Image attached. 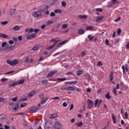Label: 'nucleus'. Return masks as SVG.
I'll return each mask as SVG.
<instances>
[{"label":"nucleus","instance_id":"1","mask_svg":"<svg viewBox=\"0 0 129 129\" xmlns=\"http://www.w3.org/2000/svg\"><path fill=\"white\" fill-rule=\"evenodd\" d=\"M7 64H9L11 66H15V65H17V64H19V60L14 59V60L11 61L10 59H7L6 61Z\"/></svg>","mask_w":129,"mask_h":129},{"label":"nucleus","instance_id":"2","mask_svg":"<svg viewBox=\"0 0 129 129\" xmlns=\"http://www.w3.org/2000/svg\"><path fill=\"white\" fill-rule=\"evenodd\" d=\"M32 16L34 18H37V19H41V18L43 17V15H42V14H41V12L39 11H37L36 12H33L32 13Z\"/></svg>","mask_w":129,"mask_h":129},{"label":"nucleus","instance_id":"3","mask_svg":"<svg viewBox=\"0 0 129 129\" xmlns=\"http://www.w3.org/2000/svg\"><path fill=\"white\" fill-rule=\"evenodd\" d=\"M38 110V108L35 107H32L28 109V111L29 113H34L35 112H37V110Z\"/></svg>","mask_w":129,"mask_h":129},{"label":"nucleus","instance_id":"4","mask_svg":"<svg viewBox=\"0 0 129 129\" xmlns=\"http://www.w3.org/2000/svg\"><path fill=\"white\" fill-rule=\"evenodd\" d=\"M54 128L55 129H61L62 125V124L60 123L59 121H56L54 123Z\"/></svg>","mask_w":129,"mask_h":129},{"label":"nucleus","instance_id":"5","mask_svg":"<svg viewBox=\"0 0 129 129\" xmlns=\"http://www.w3.org/2000/svg\"><path fill=\"white\" fill-rule=\"evenodd\" d=\"M88 106L89 109H90V108H92V106H93V101L89 99H88Z\"/></svg>","mask_w":129,"mask_h":129},{"label":"nucleus","instance_id":"6","mask_svg":"<svg viewBox=\"0 0 129 129\" xmlns=\"http://www.w3.org/2000/svg\"><path fill=\"white\" fill-rule=\"evenodd\" d=\"M56 72V71H51L47 75L46 77L50 78V77H52Z\"/></svg>","mask_w":129,"mask_h":129},{"label":"nucleus","instance_id":"7","mask_svg":"<svg viewBox=\"0 0 129 129\" xmlns=\"http://www.w3.org/2000/svg\"><path fill=\"white\" fill-rule=\"evenodd\" d=\"M25 62L26 63H29L30 62V63H33L34 62V60H33V59H30V57L27 56L25 57Z\"/></svg>","mask_w":129,"mask_h":129},{"label":"nucleus","instance_id":"8","mask_svg":"<svg viewBox=\"0 0 129 129\" xmlns=\"http://www.w3.org/2000/svg\"><path fill=\"white\" fill-rule=\"evenodd\" d=\"M0 37L4 39H10V36L3 33L0 34Z\"/></svg>","mask_w":129,"mask_h":129},{"label":"nucleus","instance_id":"9","mask_svg":"<svg viewBox=\"0 0 129 129\" xmlns=\"http://www.w3.org/2000/svg\"><path fill=\"white\" fill-rule=\"evenodd\" d=\"M36 37V34L33 33L32 34H30V35L28 36L27 37V40H31V39H33Z\"/></svg>","mask_w":129,"mask_h":129},{"label":"nucleus","instance_id":"10","mask_svg":"<svg viewBox=\"0 0 129 129\" xmlns=\"http://www.w3.org/2000/svg\"><path fill=\"white\" fill-rule=\"evenodd\" d=\"M52 123H51V121H47L45 123V128H49V127H51V125Z\"/></svg>","mask_w":129,"mask_h":129},{"label":"nucleus","instance_id":"11","mask_svg":"<svg viewBox=\"0 0 129 129\" xmlns=\"http://www.w3.org/2000/svg\"><path fill=\"white\" fill-rule=\"evenodd\" d=\"M14 47V46H7L6 49H3V50L5 52H6V50H7V51H12Z\"/></svg>","mask_w":129,"mask_h":129},{"label":"nucleus","instance_id":"12","mask_svg":"<svg viewBox=\"0 0 129 129\" xmlns=\"http://www.w3.org/2000/svg\"><path fill=\"white\" fill-rule=\"evenodd\" d=\"M104 17L102 16H97L96 18V21L97 23H99L101 20H102Z\"/></svg>","mask_w":129,"mask_h":129},{"label":"nucleus","instance_id":"13","mask_svg":"<svg viewBox=\"0 0 129 129\" xmlns=\"http://www.w3.org/2000/svg\"><path fill=\"white\" fill-rule=\"evenodd\" d=\"M75 125L77 126L78 127H80L81 126H82L83 125V123L82 121L78 122L76 123Z\"/></svg>","mask_w":129,"mask_h":129},{"label":"nucleus","instance_id":"14","mask_svg":"<svg viewBox=\"0 0 129 129\" xmlns=\"http://www.w3.org/2000/svg\"><path fill=\"white\" fill-rule=\"evenodd\" d=\"M41 83L44 86H46L47 84H48V80L46 79L43 80Z\"/></svg>","mask_w":129,"mask_h":129},{"label":"nucleus","instance_id":"15","mask_svg":"<svg viewBox=\"0 0 129 129\" xmlns=\"http://www.w3.org/2000/svg\"><path fill=\"white\" fill-rule=\"evenodd\" d=\"M20 29H21V27L18 25H16L13 28V30L14 31H19Z\"/></svg>","mask_w":129,"mask_h":129},{"label":"nucleus","instance_id":"16","mask_svg":"<svg viewBox=\"0 0 129 129\" xmlns=\"http://www.w3.org/2000/svg\"><path fill=\"white\" fill-rule=\"evenodd\" d=\"M56 117H58V114H57L56 113H55V114H51L50 115V118H51V119H53L54 118H56Z\"/></svg>","mask_w":129,"mask_h":129},{"label":"nucleus","instance_id":"17","mask_svg":"<svg viewBox=\"0 0 129 129\" xmlns=\"http://www.w3.org/2000/svg\"><path fill=\"white\" fill-rule=\"evenodd\" d=\"M5 118H6V115H0V122L5 120Z\"/></svg>","mask_w":129,"mask_h":129},{"label":"nucleus","instance_id":"18","mask_svg":"<svg viewBox=\"0 0 129 129\" xmlns=\"http://www.w3.org/2000/svg\"><path fill=\"white\" fill-rule=\"evenodd\" d=\"M13 111H16V110H17V109H18V108H19V105L18 104L13 105Z\"/></svg>","mask_w":129,"mask_h":129},{"label":"nucleus","instance_id":"19","mask_svg":"<svg viewBox=\"0 0 129 129\" xmlns=\"http://www.w3.org/2000/svg\"><path fill=\"white\" fill-rule=\"evenodd\" d=\"M48 99H49V98H45L41 101V104H44V103H46V102H47V101H48Z\"/></svg>","mask_w":129,"mask_h":129},{"label":"nucleus","instance_id":"20","mask_svg":"<svg viewBox=\"0 0 129 129\" xmlns=\"http://www.w3.org/2000/svg\"><path fill=\"white\" fill-rule=\"evenodd\" d=\"M34 94H36V91H33L32 92H30L29 94H28V97H31V96H33V95H34Z\"/></svg>","mask_w":129,"mask_h":129},{"label":"nucleus","instance_id":"21","mask_svg":"<svg viewBox=\"0 0 129 129\" xmlns=\"http://www.w3.org/2000/svg\"><path fill=\"white\" fill-rule=\"evenodd\" d=\"M51 42H54L53 45H52L49 47V49H52V48H54L55 45H57V41H55V40L53 39L51 41Z\"/></svg>","mask_w":129,"mask_h":129},{"label":"nucleus","instance_id":"22","mask_svg":"<svg viewBox=\"0 0 129 129\" xmlns=\"http://www.w3.org/2000/svg\"><path fill=\"white\" fill-rule=\"evenodd\" d=\"M93 30V26H87L86 28V31H92Z\"/></svg>","mask_w":129,"mask_h":129},{"label":"nucleus","instance_id":"23","mask_svg":"<svg viewBox=\"0 0 129 129\" xmlns=\"http://www.w3.org/2000/svg\"><path fill=\"white\" fill-rule=\"evenodd\" d=\"M112 118L113 120V123H116V119H115V116H114V114H112Z\"/></svg>","mask_w":129,"mask_h":129},{"label":"nucleus","instance_id":"24","mask_svg":"<svg viewBox=\"0 0 129 129\" xmlns=\"http://www.w3.org/2000/svg\"><path fill=\"white\" fill-rule=\"evenodd\" d=\"M84 29H81L80 30H79L78 31V33L80 35H82L83 34H84Z\"/></svg>","mask_w":129,"mask_h":129},{"label":"nucleus","instance_id":"25","mask_svg":"<svg viewBox=\"0 0 129 129\" xmlns=\"http://www.w3.org/2000/svg\"><path fill=\"white\" fill-rule=\"evenodd\" d=\"M83 74V70H81L77 72V75L78 76H80V75H81V74Z\"/></svg>","mask_w":129,"mask_h":129},{"label":"nucleus","instance_id":"26","mask_svg":"<svg viewBox=\"0 0 129 129\" xmlns=\"http://www.w3.org/2000/svg\"><path fill=\"white\" fill-rule=\"evenodd\" d=\"M79 19H87V16L86 15H79Z\"/></svg>","mask_w":129,"mask_h":129},{"label":"nucleus","instance_id":"27","mask_svg":"<svg viewBox=\"0 0 129 129\" xmlns=\"http://www.w3.org/2000/svg\"><path fill=\"white\" fill-rule=\"evenodd\" d=\"M27 106V103H23L21 104L20 108H23V107H26Z\"/></svg>","mask_w":129,"mask_h":129},{"label":"nucleus","instance_id":"28","mask_svg":"<svg viewBox=\"0 0 129 129\" xmlns=\"http://www.w3.org/2000/svg\"><path fill=\"white\" fill-rule=\"evenodd\" d=\"M57 80L58 81L63 82L65 81V80H67V78H57Z\"/></svg>","mask_w":129,"mask_h":129},{"label":"nucleus","instance_id":"29","mask_svg":"<svg viewBox=\"0 0 129 129\" xmlns=\"http://www.w3.org/2000/svg\"><path fill=\"white\" fill-rule=\"evenodd\" d=\"M88 39H89L90 41H91V42H92V40H93V39H94V37L93 36H91V35H89L88 36Z\"/></svg>","mask_w":129,"mask_h":129},{"label":"nucleus","instance_id":"30","mask_svg":"<svg viewBox=\"0 0 129 129\" xmlns=\"http://www.w3.org/2000/svg\"><path fill=\"white\" fill-rule=\"evenodd\" d=\"M54 22L52 20L48 21L46 23L47 26H49V25H51V24H53Z\"/></svg>","mask_w":129,"mask_h":129},{"label":"nucleus","instance_id":"31","mask_svg":"<svg viewBox=\"0 0 129 129\" xmlns=\"http://www.w3.org/2000/svg\"><path fill=\"white\" fill-rule=\"evenodd\" d=\"M105 97L107 99H110V98H111V96L109 95V93H107V94L105 96Z\"/></svg>","mask_w":129,"mask_h":129},{"label":"nucleus","instance_id":"32","mask_svg":"<svg viewBox=\"0 0 129 129\" xmlns=\"http://www.w3.org/2000/svg\"><path fill=\"white\" fill-rule=\"evenodd\" d=\"M24 82H25V80L23 79V80H21L20 81H19L17 83L18 84H23V83H24Z\"/></svg>","mask_w":129,"mask_h":129},{"label":"nucleus","instance_id":"33","mask_svg":"<svg viewBox=\"0 0 129 129\" xmlns=\"http://www.w3.org/2000/svg\"><path fill=\"white\" fill-rule=\"evenodd\" d=\"M18 84V83H16V82H13L12 84L9 85V86L14 87V86H16V85H17Z\"/></svg>","mask_w":129,"mask_h":129},{"label":"nucleus","instance_id":"34","mask_svg":"<svg viewBox=\"0 0 129 129\" xmlns=\"http://www.w3.org/2000/svg\"><path fill=\"white\" fill-rule=\"evenodd\" d=\"M115 4L116 5L119 4V2L116 1V0H112V4L113 5H115Z\"/></svg>","mask_w":129,"mask_h":129},{"label":"nucleus","instance_id":"35","mask_svg":"<svg viewBox=\"0 0 129 129\" xmlns=\"http://www.w3.org/2000/svg\"><path fill=\"white\" fill-rule=\"evenodd\" d=\"M68 24H62V29H66V28H68Z\"/></svg>","mask_w":129,"mask_h":129},{"label":"nucleus","instance_id":"36","mask_svg":"<svg viewBox=\"0 0 129 129\" xmlns=\"http://www.w3.org/2000/svg\"><path fill=\"white\" fill-rule=\"evenodd\" d=\"M37 49H39V46L35 45L32 48L33 51H36V50H37Z\"/></svg>","mask_w":129,"mask_h":129},{"label":"nucleus","instance_id":"37","mask_svg":"<svg viewBox=\"0 0 129 129\" xmlns=\"http://www.w3.org/2000/svg\"><path fill=\"white\" fill-rule=\"evenodd\" d=\"M54 13L55 14H58V13H59V14H61V13H62V11L60 10H54Z\"/></svg>","mask_w":129,"mask_h":129},{"label":"nucleus","instance_id":"38","mask_svg":"<svg viewBox=\"0 0 129 129\" xmlns=\"http://www.w3.org/2000/svg\"><path fill=\"white\" fill-rule=\"evenodd\" d=\"M68 42V40H64L61 42H60L59 45H64V44H66Z\"/></svg>","mask_w":129,"mask_h":129},{"label":"nucleus","instance_id":"39","mask_svg":"<svg viewBox=\"0 0 129 129\" xmlns=\"http://www.w3.org/2000/svg\"><path fill=\"white\" fill-rule=\"evenodd\" d=\"M68 90H71L72 91H74V87H68Z\"/></svg>","mask_w":129,"mask_h":129},{"label":"nucleus","instance_id":"40","mask_svg":"<svg viewBox=\"0 0 129 129\" xmlns=\"http://www.w3.org/2000/svg\"><path fill=\"white\" fill-rule=\"evenodd\" d=\"M113 92L115 96L117 95V93L116 92V89H115V88L113 89Z\"/></svg>","mask_w":129,"mask_h":129},{"label":"nucleus","instance_id":"41","mask_svg":"<svg viewBox=\"0 0 129 129\" xmlns=\"http://www.w3.org/2000/svg\"><path fill=\"white\" fill-rule=\"evenodd\" d=\"M121 68L123 70V73L124 74L125 73V67L124 66H122Z\"/></svg>","mask_w":129,"mask_h":129},{"label":"nucleus","instance_id":"42","mask_svg":"<svg viewBox=\"0 0 129 129\" xmlns=\"http://www.w3.org/2000/svg\"><path fill=\"white\" fill-rule=\"evenodd\" d=\"M6 45H7V42H4L2 43V48H4L5 47Z\"/></svg>","mask_w":129,"mask_h":129},{"label":"nucleus","instance_id":"43","mask_svg":"<svg viewBox=\"0 0 129 129\" xmlns=\"http://www.w3.org/2000/svg\"><path fill=\"white\" fill-rule=\"evenodd\" d=\"M39 97L40 98H41V99H43V98H44V94L43 93L40 94Z\"/></svg>","mask_w":129,"mask_h":129},{"label":"nucleus","instance_id":"44","mask_svg":"<svg viewBox=\"0 0 129 129\" xmlns=\"http://www.w3.org/2000/svg\"><path fill=\"white\" fill-rule=\"evenodd\" d=\"M125 118L126 119H128V115L127 114V112H125Z\"/></svg>","mask_w":129,"mask_h":129},{"label":"nucleus","instance_id":"45","mask_svg":"<svg viewBox=\"0 0 129 129\" xmlns=\"http://www.w3.org/2000/svg\"><path fill=\"white\" fill-rule=\"evenodd\" d=\"M120 33H121V29H118L117 31V34L119 35V34H120Z\"/></svg>","mask_w":129,"mask_h":129},{"label":"nucleus","instance_id":"46","mask_svg":"<svg viewBox=\"0 0 129 129\" xmlns=\"http://www.w3.org/2000/svg\"><path fill=\"white\" fill-rule=\"evenodd\" d=\"M4 101H6V99L4 98H0V102H4Z\"/></svg>","mask_w":129,"mask_h":129},{"label":"nucleus","instance_id":"47","mask_svg":"<svg viewBox=\"0 0 129 129\" xmlns=\"http://www.w3.org/2000/svg\"><path fill=\"white\" fill-rule=\"evenodd\" d=\"M97 104H98V99H97L95 101V107H96L97 106Z\"/></svg>","mask_w":129,"mask_h":129},{"label":"nucleus","instance_id":"48","mask_svg":"<svg viewBox=\"0 0 129 129\" xmlns=\"http://www.w3.org/2000/svg\"><path fill=\"white\" fill-rule=\"evenodd\" d=\"M10 12L11 15H14V14H15V10L14 9H11Z\"/></svg>","mask_w":129,"mask_h":129},{"label":"nucleus","instance_id":"49","mask_svg":"<svg viewBox=\"0 0 129 129\" xmlns=\"http://www.w3.org/2000/svg\"><path fill=\"white\" fill-rule=\"evenodd\" d=\"M125 47H126V49H127V50H128V49H129V42H127V43L125 45Z\"/></svg>","mask_w":129,"mask_h":129},{"label":"nucleus","instance_id":"50","mask_svg":"<svg viewBox=\"0 0 129 129\" xmlns=\"http://www.w3.org/2000/svg\"><path fill=\"white\" fill-rule=\"evenodd\" d=\"M12 100V101H14V102H16V101H17V97H16L15 98H13Z\"/></svg>","mask_w":129,"mask_h":129},{"label":"nucleus","instance_id":"51","mask_svg":"<svg viewBox=\"0 0 129 129\" xmlns=\"http://www.w3.org/2000/svg\"><path fill=\"white\" fill-rule=\"evenodd\" d=\"M50 17H55V14L53 12H51L50 14Z\"/></svg>","mask_w":129,"mask_h":129},{"label":"nucleus","instance_id":"52","mask_svg":"<svg viewBox=\"0 0 129 129\" xmlns=\"http://www.w3.org/2000/svg\"><path fill=\"white\" fill-rule=\"evenodd\" d=\"M110 80L111 81H112L113 80V76L112 74L110 75Z\"/></svg>","mask_w":129,"mask_h":129},{"label":"nucleus","instance_id":"53","mask_svg":"<svg viewBox=\"0 0 129 129\" xmlns=\"http://www.w3.org/2000/svg\"><path fill=\"white\" fill-rule=\"evenodd\" d=\"M96 11H97V12H102V9L97 8V9H96Z\"/></svg>","mask_w":129,"mask_h":129},{"label":"nucleus","instance_id":"54","mask_svg":"<svg viewBox=\"0 0 129 129\" xmlns=\"http://www.w3.org/2000/svg\"><path fill=\"white\" fill-rule=\"evenodd\" d=\"M77 81H73L72 82H71V84H75L76 83H77Z\"/></svg>","mask_w":129,"mask_h":129},{"label":"nucleus","instance_id":"55","mask_svg":"<svg viewBox=\"0 0 129 129\" xmlns=\"http://www.w3.org/2000/svg\"><path fill=\"white\" fill-rule=\"evenodd\" d=\"M61 5L62 7H66V3L64 1L61 3Z\"/></svg>","mask_w":129,"mask_h":129},{"label":"nucleus","instance_id":"56","mask_svg":"<svg viewBox=\"0 0 129 129\" xmlns=\"http://www.w3.org/2000/svg\"><path fill=\"white\" fill-rule=\"evenodd\" d=\"M73 108H74V105H73V104H72L71 105L70 110H72V109H73Z\"/></svg>","mask_w":129,"mask_h":129},{"label":"nucleus","instance_id":"57","mask_svg":"<svg viewBox=\"0 0 129 129\" xmlns=\"http://www.w3.org/2000/svg\"><path fill=\"white\" fill-rule=\"evenodd\" d=\"M8 21H4V22H2V24L5 25H7V24H8Z\"/></svg>","mask_w":129,"mask_h":129},{"label":"nucleus","instance_id":"58","mask_svg":"<svg viewBox=\"0 0 129 129\" xmlns=\"http://www.w3.org/2000/svg\"><path fill=\"white\" fill-rule=\"evenodd\" d=\"M61 90H68V87H64V88H61Z\"/></svg>","mask_w":129,"mask_h":129},{"label":"nucleus","instance_id":"59","mask_svg":"<svg viewBox=\"0 0 129 129\" xmlns=\"http://www.w3.org/2000/svg\"><path fill=\"white\" fill-rule=\"evenodd\" d=\"M62 106L63 107H67V103L66 102H63L62 104Z\"/></svg>","mask_w":129,"mask_h":129},{"label":"nucleus","instance_id":"60","mask_svg":"<svg viewBox=\"0 0 129 129\" xmlns=\"http://www.w3.org/2000/svg\"><path fill=\"white\" fill-rule=\"evenodd\" d=\"M98 66H102V63H101V61H98L97 63Z\"/></svg>","mask_w":129,"mask_h":129},{"label":"nucleus","instance_id":"61","mask_svg":"<svg viewBox=\"0 0 129 129\" xmlns=\"http://www.w3.org/2000/svg\"><path fill=\"white\" fill-rule=\"evenodd\" d=\"M40 31V29H36L34 30V32L37 34Z\"/></svg>","mask_w":129,"mask_h":129},{"label":"nucleus","instance_id":"62","mask_svg":"<svg viewBox=\"0 0 129 129\" xmlns=\"http://www.w3.org/2000/svg\"><path fill=\"white\" fill-rule=\"evenodd\" d=\"M7 80H8V79H6V78H2L1 79V81L2 82H4V81H7Z\"/></svg>","mask_w":129,"mask_h":129},{"label":"nucleus","instance_id":"63","mask_svg":"<svg viewBox=\"0 0 129 129\" xmlns=\"http://www.w3.org/2000/svg\"><path fill=\"white\" fill-rule=\"evenodd\" d=\"M9 44H10V45H13V44H14V41H13V40H10V41H9Z\"/></svg>","mask_w":129,"mask_h":129},{"label":"nucleus","instance_id":"64","mask_svg":"<svg viewBox=\"0 0 129 129\" xmlns=\"http://www.w3.org/2000/svg\"><path fill=\"white\" fill-rule=\"evenodd\" d=\"M5 129H10V126H9L8 125H5Z\"/></svg>","mask_w":129,"mask_h":129}]
</instances>
